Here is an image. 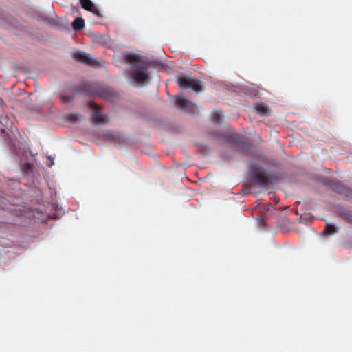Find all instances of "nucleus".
<instances>
[{
  "mask_svg": "<svg viewBox=\"0 0 352 352\" xmlns=\"http://www.w3.org/2000/svg\"><path fill=\"white\" fill-rule=\"evenodd\" d=\"M74 93L84 95H96L106 100H113L116 95L113 91L107 87H104L98 82H82L72 87Z\"/></svg>",
  "mask_w": 352,
  "mask_h": 352,
  "instance_id": "nucleus-1",
  "label": "nucleus"
},
{
  "mask_svg": "<svg viewBox=\"0 0 352 352\" xmlns=\"http://www.w3.org/2000/svg\"><path fill=\"white\" fill-rule=\"evenodd\" d=\"M124 60L131 67L139 69L131 73V76L135 81L143 82L147 79V74L146 73L147 69L144 66L146 63L140 55L135 53H126L124 54Z\"/></svg>",
  "mask_w": 352,
  "mask_h": 352,
  "instance_id": "nucleus-2",
  "label": "nucleus"
},
{
  "mask_svg": "<svg viewBox=\"0 0 352 352\" xmlns=\"http://www.w3.org/2000/svg\"><path fill=\"white\" fill-rule=\"evenodd\" d=\"M252 179L256 184L263 187L267 186L276 180L274 177L267 175L263 168L257 166L252 170Z\"/></svg>",
  "mask_w": 352,
  "mask_h": 352,
  "instance_id": "nucleus-3",
  "label": "nucleus"
},
{
  "mask_svg": "<svg viewBox=\"0 0 352 352\" xmlns=\"http://www.w3.org/2000/svg\"><path fill=\"white\" fill-rule=\"evenodd\" d=\"M177 82L179 87L184 89L191 88L195 92H199L202 90L201 85L199 80L186 76L178 77Z\"/></svg>",
  "mask_w": 352,
  "mask_h": 352,
  "instance_id": "nucleus-4",
  "label": "nucleus"
},
{
  "mask_svg": "<svg viewBox=\"0 0 352 352\" xmlns=\"http://www.w3.org/2000/svg\"><path fill=\"white\" fill-rule=\"evenodd\" d=\"M326 185L329 186L336 192L343 195L347 197H352V189L344 186L342 182L329 179L326 182Z\"/></svg>",
  "mask_w": 352,
  "mask_h": 352,
  "instance_id": "nucleus-5",
  "label": "nucleus"
},
{
  "mask_svg": "<svg viewBox=\"0 0 352 352\" xmlns=\"http://www.w3.org/2000/svg\"><path fill=\"white\" fill-rule=\"evenodd\" d=\"M174 98L175 106L186 112L193 113L197 109L196 104L184 97L177 96Z\"/></svg>",
  "mask_w": 352,
  "mask_h": 352,
  "instance_id": "nucleus-6",
  "label": "nucleus"
},
{
  "mask_svg": "<svg viewBox=\"0 0 352 352\" xmlns=\"http://www.w3.org/2000/svg\"><path fill=\"white\" fill-rule=\"evenodd\" d=\"M73 58L78 62H81L91 66L97 65L98 64V60L93 58L90 54L81 51L74 52L73 54Z\"/></svg>",
  "mask_w": 352,
  "mask_h": 352,
  "instance_id": "nucleus-7",
  "label": "nucleus"
},
{
  "mask_svg": "<svg viewBox=\"0 0 352 352\" xmlns=\"http://www.w3.org/2000/svg\"><path fill=\"white\" fill-rule=\"evenodd\" d=\"M89 108L95 110L92 113L91 120L95 123L102 124L106 122V117L102 114L98 110L100 109L99 105L94 102H89L88 104Z\"/></svg>",
  "mask_w": 352,
  "mask_h": 352,
  "instance_id": "nucleus-8",
  "label": "nucleus"
},
{
  "mask_svg": "<svg viewBox=\"0 0 352 352\" xmlns=\"http://www.w3.org/2000/svg\"><path fill=\"white\" fill-rule=\"evenodd\" d=\"M254 108L255 111L262 116H268L271 113V110L269 107L263 102L254 104Z\"/></svg>",
  "mask_w": 352,
  "mask_h": 352,
  "instance_id": "nucleus-9",
  "label": "nucleus"
},
{
  "mask_svg": "<svg viewBox=\"0 0 352 352\" xmlns=\"http://www.w3.org/2000/svg\"><path fill=\"white\" fill-rule=\"evenodd\" d=\"M81 6L86 10L94 13L97 16H100L98 9L94 5L91 0H80Z\"/></svg>",
  "mask_w": 352,
  "mask_h": 352,
  "instance_id": "nucleus-10",
  "label": "nucleus"
},
{
  "mask_svg": "<svg viewBox=\"0 0 352 352\" xmlns=\"http://www.w3.org/2000/svg\"><path fill=\"white\" fill-rule=\"evenodd\" d=\"M85 26V22L82 18L77 17L72 23V28L74 30H81Z\"/></svg>",
  "mask_w": 352,
  "mask_h": 352,
  "instance_id": "nucleus-11",
  "label": "nucleus"
},
{
  "mask_svg": "<svg viewBox=\"0 0 352 352\" xmlns=\"http://www.w3.org/2000/svg\"><path fill=\"white\" fill-rule=\"evenodd\" d=\"M336 232V228L330 223H327L324 234L327 235H332Z\"/></svg>",
  "mask_w": 352,
  "mask_h": 352,
  "instance_id": "nucleus-12",
  "label": "nucleus"
},
{
  "mask_svg": "<svg viewBox=\"0 0 352 352\" xmlns=\"http://www.w3.org/2000/svg\"><path fill=\"white\" fill-rule=\"evenodd\" d=\"M79 116L76 113H69L66 116V120L71 123L77 122Z\"/></svg>",
  "mask_w": 352,
  "mask_h": 352,
  "instance_id": "nucleus-13",
  "label": "nucleus"
},
{
  "mask_svg": "<svg viewBox=\"0 0 352 352\" xmlns=\"http://www.w3.org/2000/svg\"><path fill=\"white\" fill-rule=\"evenodd\" d=\"M221 113L217 111L212 112L211 114V119L214 122H219L221 120Z\"/></svg>",
  "mask_w": 352,
  "mask_h": 352,
  "instance_id": "nucleus-14",
  "label": "nucleus"
},
{
  "mask_svg": "<svg viewBox=\"0 0 352 352\" xmlns=\"http://www.w3.org/2000/svg\"><path fill=\"white\" fill-rule=\"evenodd\" d=\"M74 98L72 95L64 94L61 96V101L64 104L70 102Z\"/></svg>",
  "mask_w": 352,
  "mask_h": 352,
  "instance_id": "nucleus-15",
  "label": "nucleus"
},
{
  "mask_svg": "<svg viewBox=\"0 0 352 352\" xmlns=\"http://www.w3.org/2000/svg\"><path fill=\"white\" fill-rule=\"evenodd\" d=\"M341 217H342L346 221L352 223V211L344 212L341 214Z\"/></svg>",
  "mask_w": 352,
  "mask_h": 352,
  "instance_id": "nucleus-16",
  "label": "nucleus"
},
{
  "mask_svg": "<svg viewBox=\"0 0 352 352\" xmlns=\"http://www.w3.org/2000/svg\"><path fill=\"white\" fill-rule=\"evenodd\" d=\"M0 122L1 123L3 124V125H6L7 126V128L8 129V126H9V119H8V116H5V117H1V120H0Z\"/></svg>",
  "mask_w": 352,
  "mask_h": 352,
  "instance_id": "nucleus-17",
  "label": "nucleus"
},
{
  "mask_svg": "<svg viewBox=\"0 0 352 352\" xmlns=\"http://www.w3.org/2000/svg\"><path fill=\"white\" fill-rule=\"evenodd\" d=\"M107 136L109 137V138L112 140H114L116 138V135H113V133H109L107 135Z\"/></svg>",
  "mask_w": 352,
  "mask_h": 352,
  "instance_id": "nucleus-18",
  "label": "nucleus"
},
{
  "mask_svg": "<svg viewBox=\"0 0 352 352\" xmlns=\"http://www.w3.org/2000/svg\"><path fill=\"white\" fill-rule=\"evenodd\" d=\"M48 160H51V164L49 165L50 166H51L54 164L53 160L50 156L48 157Z\"/></svg>",
  "mask_w": 352,
  "mask_h": 352,
  "instance_id": "nucleus-19",
  "label": "nucleus"
},
{
  "mask_svg": "<svg viewBox=\"0 0 352 352\" xmlns=\"http://www.w3.org/2000/svg\"><path fill=\"white\" fill-rule=\"evenodd\" d=\"M1 132H2L3 133H6V129H1Z\"/></svg>",
  "mask_w": 352,
  "mask_h": 352,
  "instance_id": "nucleus-20",
  "label": "nucleus"
}]
</instances>
